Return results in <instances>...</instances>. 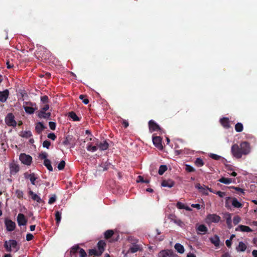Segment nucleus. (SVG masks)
Masks as SVG:
<instances>
[{
	"label": "nucleus",
	"instance_id": "60",
	"mask_svg": "<svg viewBox=\"0 0 257 257\" xmlns=\"http://www.w3.org/2000/svg\"><path fill=\"white\" fill-rule=\"evenodd\" d=\"M48 138L51 139L53 141H55L56 139V136L54 133H51L48 135Z\"/></svg>",
	"mask_w": 257,
	"mask_h": 257
},
{
	"label": "nucleus",
	"instance_id": "64",
	"mask_svg": "<svg viewBox=\"0 0 257 257\" xmlns=\"http://www.w3.org/2000/svg\"><path fill=\"white\" fill-rule=\"evenodd\" d=\"M32 175H33V173L29 174L27 172L24 174V177H25V179H30L31 177H32Z\"/></svg>",
	"mask_w": 257,
	"mask_h": 257
},
{
	"label": "nucleus",
	"instance_id": "28",
	"mask_svg": "<svg viewBox=\"0 0 257 257\" xmlns=\"http://www.w3.org/2000/svg\"><path fill=\"white\" fill-rule=\"evenodd\" d=\"M73 137L71 136L68 135L66 137L65 140L63 142L62 144L64 146H68L70 145L71 143V141L72 140Z\"/></svg>",
	"mask_w": 257,
	"mask_h": 257
},
{
	"label": "nucleus",
	"instance_id": "41",
	"mask_svg": "<svg viewBox=\"0 0 257 257\" xmlns=\"http://www.w3.org/2000/svg\"><path fill=\"white\" fill-rule=\"evenodd\" d=\"M208 190L209 192L218 195L220 197H223L225 195V193L224 192H221L220 191L214 192L211 188H208Z\"/></svg>",
	"mask_w": 257,
	"mask_h": 257
},
{
	"label": "nucleus",
	"instance_id": "62",
	"mask_svg": "<svg viewBox=\"0 0 257 257\" xmlns=\"http://www.w3.org/2000/svg\"><path fill=\"white\" fill-rule=\"evenodd\" d=\"M176 206L179 209L186 208L185 205L180 202H178L177 203Z\"/></svg>",
	"mask_w": 257,
	"mask_h": 257
},
{
	"label": "nucleus",
	"instance_id": "23",
	"mask_svg": "<svg viewBox=\"0 0 257 257\" xmlns=\"http://www.w3.org/2000/svg\"><path fill=\"white\" fill-rule=\"evenodd\" d=\"M220 123L221 125L226 128H228L230 127V123L229 120L227 117H223L221 118L220 120Z\"/></svg>",
	"mask_w": 257,
	"mask_h": 257
},
{
	"label": "nucleus",
	"instance_id": "50",
	"mask_svg": "<svg viewBox=\"0 0 257 257\" xmlns=\"http://www.w3.org/2000/svg\"><path fill=\"white\" fill-rule=\"evenodd\" d=\"M137 182H142L148 184L150 182V181L149 180H144V178L142 176H139Z\"/></svg>",
	"mask_w": 257,
	"mask_h": 257
},
{
	"label": "nucleus",
	"instance_id": "55",
	"mask_svg": "<svg viewBox=\"0 0 257 257\" xmlns=\"http://www.w3.org/2000/svg\"><path fill=\"white\" fill-rule=\"evenodd\" d=\"M37 178L35 176V174L33 173V175L32 177H31L30 179H29L31 182V183L35 185L36 184V180H37Z\"/></svg>",
	"mask_w": 257,
	"mask_h": 257
},
{
	"label": "nucleus",
	"instance_id": "15",
	"mask_svg": "<svg viewBox=\"0 0 257 257\" xmlns=\"http://www.w3.org/2000/svg\"><path fill=\"white\" fill-rule=\"evenodd\" d=\"M97 246L98 249V251H99V254L101 255L104 251L105 247L106 246V243L104 240H100L98 242Z\"/></svg>",
	"mask_w": 257,
	"mask_h": 257
},
{
	"label": "nucleus",
	"instance_id": "38",
	"mask_svg": "<svg viewBox=\"0 0 257 257\" xmlns=\"http://www.w3.org/2000/svg\"><path fill=\"white\" fill-rule=\"evenodd\" d=\"M61 212L59 211H56L55 219L56 221L57 224L58 225L59 224V223L61 221Z\"/></svg>",
	"mask_w": 257,
	"mask_h": 257
},
{
	"label": "nucleus",
	"instance_id": "13",
	"mask_svg": "<svg viewBox=\"0 0 257 257\" xmlns=\"http://www.w3.org/2000/svg\"><path fill=\"white\" fill-rule=\"evenodd\" d=\"M10 95V92L8 89H5L3 91H0V102H5L9 96Z\"/></svg>",
	"mask_w": 257,
	"mask_h": 257
},
{
	"label": "nucleus",
	"instance_id": "4",
	"mask_svg": "<svg viewBox=\"0 0 257 257\" xmlns=\"http://www.w3.org/2000/svg\"><path fill=\"white\" fill-rule=\"evenodd\" d=\"M6 123L10 126L16 127L17 122L15 120V116L12 113H8L5 118Z\"/></svg>",
	"mask_w": 257,
	"mask_h": 257
},
{
	"label": "nucleus",
	"instance_id": "19",
	"mask_svg": "<svg viewBox=\"0 0 257 257\" xmlns=\"http://www.w3.org/2000/svg\"><path fill=\"white\" fill-rule=\"evenodd\" d=\"M46 127L41 122H39L36 124L35 130L38 134H40Z\"/></svg>",
	"mask_w": 257,
	"mask_h": 257
},
{
	"label": "nucleus",
	"instance_id": "37",
	"mask_svg": "<svg viewBox=\"0 0 257 257\" xmlns=\"http://www.w3.org/2000/svg\"><path fill=\"white\" fill-rule=\"evenodd\" d=\"M97 149H98V147L96 145L94 146H92L91 144H89L87 145V150L88 151H90V152H95L96 151H97Z\"/></svg>",
	"mask_w": 257,
	"mask_h": 257
},
{
	"label": "nucleus",
	"instance_id": "1",
	"mask_svg": "<svg viewBox=\"0 0 257 257\" xmlns=\"http://www.w3.org/2000/svg\"><path fill=\"white\" fill-rule=\"evenodd\" d=\"M231 151L235 158L240 159L242 155H246L250 153V145L246 141L241 142L239 146L237 144H234L231 147Z\"/></svg>",
	"mask_w": 257,
	"mask_h": 257
},
{
	"label": "nucleus",
	"instance_id": "42",
	"mask_svg": "<svg viewBox=\"0 0 257 257\" xmlns=\"http://www.w3.org/2000/svg\"><path fill=\"white\" fill-rule=\"evenodd\" d=\"M226 223L227 224V227L228 228H231L232 227L231 225V217L230 214H228V216L226 218Z\"/></svg>",
	"mask_w": 257,
	"mask_h": 257
},
{
	"label": "nucleus",
	"instance_id": "58",
	"mask_svg": "<svg viewBox=\"0 0 257 257\" xmlns=\"http://www.w3.org/2000/svg\"><path fill=\"white\" fill-rule=\"evenodd\" d=\"M230 188H232V189H234V190H235L236 191L238 192H240L241 193H243L244 194V190L239 188V187H234V186H230L229 187Z\"/></svg>",
	"mask_w": 257,
	"mask_h": 257
},
{
	"label": "nucleus",
	"instance_id": "35",
	"mask_svg": "<svg viewBox=\"0 0 257 257\" xmlns=\"http://www.w3.org/2000/svg\"><path fill=\"white\" fill-rule=\"evenodd\" d=\"M140 245H139L138 244H135V245H133L132 246H131L129 250L132 253H135V252H137L139 250H140Z\"/></svg>",
	"mask_w": 257,
	"mask_h": 257
},
{
	"label": "nucleus",
	"instance_id": "59",
	"mask_svg": "<svg viewBox=\"0 0 257 257\" xmlns=\"http://www.w3.org/2000/svg\"><path fill=\"white\" fill-rule=\"evenodd\" d=\"M49 125L51 130H55L56 129V124L55 122L50 121L49 122Z\"/></svg>",
	"mask_w": 257,
	"mask_h": 257
},
{
	"label": "nucleus",
	"instance_id": "57",
	"mask_svg": "<svg viewBox=\"0 0 257 257\" xmlns=\"http://www.w3.org/2000/svg\"><path fill=\"white\" fill-rule=\"evenodd\" d=\"M56 200V196L55 195H53L52 197H51L48 201V203L50 204H53Z\"/></svg>",
	"mask_w": 257,
	"mask_h": 257
},
{
	"label": "nucleus",
	"instance_id": "21",
	"mask_svg": "<svg viewBox=\"0 0 257 257\" xmlns=\"http://www.w3.org/2000/svg\"><path fill=\"white\" fill-rule=\"evenodd\" d=\"M80 249L79 246L77 244L73 246L70 249V257L76 256V254L79 251Z\"/></svg>",
	"mask_w": 257,
	"mask_h": 257
},
{
	"label": "nucleus",
	"instance_id": "3",
	"mask_svg": "<svg viewBox=\"0 0 257 257\" xmlns=\"http://www.w3.org/2000/svg\"><path fill=\"white\" fill-rule=\"evenodd\" d=\"M4 247L6 250L9 252L12 251V248L16 249V251L19 249L17 241L13 239L10 240L9 241H6L4 243Z\"/></svg>",
	"mask_w": 257,
	"mask_h": 257
},
{
	"label": "nucleus",
	"instance_id": "40",
	"mask_svg": "<svg viewBox=\"0 0 257 257\" xmlns=\"http://www.w3.org/2000/svg\"><path fill=\"white\" fill-rule=\"evenodd\" d=\"M24 109L25 111L29 114H33L35 111V109L30 106H25Z\"/></svg>",
	"mask_w": 257,
	"mask_h": 257
},
{
	"label": "nucleus",
	"instance_id": "8",
	"mask_svg": "<svg viewBox=\"0 0 257 257\" xmlns=\"http://www.w3.org/2000/svg\"><path fill=\"white\" fill-rule=\"evenodd\" d=\"M5 224L7 230L9 231H12L14 230L16 228L15 222L8 218L5 219Z\"/></svg>",
	"mask_w": 257,
	"mask_h": 257
},
{
	"label": "nucleus",
	"instance_id": "10",
	"mask_svg": "<svg viewBox=\"0 0 257 257\" xmlns=\"http://www.w3.org/2000/svg\"><path fill=\"white\" fill-rule=\"evenodd\" d=\"M148 123L149 130L151 132L159 131L161 130L160 126L153 120H150Z\"/></svg>",
	"mask_w": 257,
	"mask_h": 257
},
{
	"label": "nucleus",
	"instance_id": "44",
	"mask_svg": "<svg viewBox=\"0 0 257 257\" xmlns=\"http://www.w3.org/2000/svg\"><path fill=\"white\" fill-rule=\"evenodd\" d=\"M172 221H174L175 223L180 225V224L182 223V221L177 218H176V217L175 215H170L169 217Z\"/></svg>",
	"mask_w": 257,
	"mask_h": 257
},
{
	"label": "nucleus",
	"instance_id": "6",
	"mask_svg": "<svg viewBox=\"0 0 257 257\" xmlns=\"http://www.w3.org/2000/svg\"><path fill=\"white\" fill-rule=\"evenodd\" d=\"M221 217L216 214H209L206 217V222L208 223H218L220 221Z\"/></svg>",
	"mask_w": 257,
	"mask_h": 257
},
{
	"label": "nucleus",
	"instance_id": "14",
	"mask_svg": "<svg viewBox=\"0 0 257 257\" xmlns=\"http://www.w3.org/2000/svg\"><path fill=\"white\" fill-rule=\"evenodd\" d=\"M153 142L154 145L160 149H163L162 145V138L160 137H153Z\"/></svg>",
	"mask_w": 257,
	"mask_h": 257
},
{
	"label": "nucleus",
	"instance_id": "33",
	"mask_svg": "<svg viewBox=\"0 0 257 257\" xmlns=\"http://www.w3.org/2000/svg\"><path fill=\"white\" fill-rule=\"evenodd\" d=\"M88 255L89 256L91 255H95L97 256H99L101 255V254H99V251L97 250L96 249H90L88 251Z\"/></svg>",
	"mask_w": 257,
	"mask_h": 257
},
{
	"label": "nucleus",
	"instance_id": "22",
	"mask_svg": "<svg viewBox=\"0 0 257 257\" xmlns=\"http://www.w3.org/2000/svg\"><path fill=\"white\" fill-rule=\"evenodd\" d=\"M29 195L31 196V198L35 201H36L38 203H40L42 201V199L40 197L34 193L32 190H30L28 192Z\"/></svg>",
	"mask_w": 257,
	"mask_h": 257
},
{
	"label": "nucleus",
	"instance_id": "56",
	"mask_svg": "<svg viewBox=\"0 0 257 257\" xmlns=\"http://www.w3.org/2000/svg\"><path fill=\"white\" fill-rule=\"evenodd\" d=\"M48 157V154L46 152H42L40 155H39V158L41 159V160H45L46 159H47V158Z\"/></svg>",
	"mask_w": 257,
	"mask_h": 257
},
{
	"label": "nucleus",
	"instance_id": "45",
	"mask_svg": "<svg viewBox=\"0 0 257 257\" xmlns=\"http://www.w3.org/2000/svg\"><path fill=\"white\" fill-rule=\"evenodd\" d=\"M15 194L19 199L23 198L24 193L22 191L19 189H17L16 190Z\"/></svg>",
	"mask_w": 257,
	"mask_h": 257
},
{
	"label": "nucleus",
	"instance_id": "11",
	"mask_svg": "<svg viewBox=\"0 0 257 257\" xmlns=\"http://www.w3.org/2000/svg\"><path fill=\"white\" fill-rule=\"evenodd\" d=\"M196 229L198 234H205L208 231L207 227L204 224L196 225Z\"/></svg>",
	"mask_w": 257,
	"mask_h": 257
},
{
	"label": "nucleus",
	"instance_id": "16",
	"mask_svg": "<svg viewBox=\"0 0 257 257\" xmlns=\"http://www.w3.org/2000/svg\"><path fill=\"white\" fill-rule=\"evenodd\" d=\"M96 145L101 151L106 150L109 147V145L106 141H104L100 143H99L98 141H97Z\"/></svg>",
	"mask_w": 257,
	"mask_h": 257
},
{
	"label": "nucleus",
	"instance_id": "47",
	"mask_svg": "<svg viewBox=\"0 0 257 257\" xmlns=\"http://www.w3.org/2000/svg\"><path fill=\"white\" fill-rule=\"evenodd\" d=\"M185 170L187 172H193L195 171V169L191 165L188 164L185 165Z\"/></svg>",
	"mask_w": 257,
	"mask_h": 257
},
{
	"label": "nucleus",
	"instance_id": "27",
	"mask_svg": "<svg viewBox=\"0 0 257 257\" xmlns=\"http://www.w3.org/2000/svg\"><path fill=\"white\" fill-rule=\"evenodd\" d=\"M175 249L178 252L180 253H183L184 252V246L181 244L180 243H177L174 246Z\"/></svg>",
	"mask_w": 257,
	"mask_h": 257
},
{
	"label": "nucleus",
	"instance_id": "52",
	"mask_svg": "<svg viewBox=\"0 0 257 257\" xmlns=\"http://www.w3.org/2000/svg\"><path fill=\"white\" fill-rule=\"evenodd\" d=\"M79 253L80 257H86L87 256V253L85 250L83 248H81L80 247L79 250Z\"/></svg>",
	"mask_w": 257,
	"mask_h": 257
},
{
	"label": "nucleus",
	"instance_id": "46",
	"mask_svg": "<svg viewBox=\"0 0 257 257\" xmlns=\"http://www.w3.org/2000/svg\"><path fill=\"white\" fill-rule=\"evenodd\" d=\"M79 98L82 100V102L85 104H87L89 102V99L87 98V96L86 95H80L79 96Z\"/></svg>",
	"mask_w": 257,
	"mask_h": 257
},
{
	"label": "nucleus",
	"instance_id": "54",
	"mask_svg": "<svg viewBox=\"0 0 257 257\" xmlns=\"http://www.w3.org/2000/svg\"><path fill=\"white\" fill-rule=\"evenodd\" d=\"M51 145V142L48 140H45L43 143V147L49 149Z\"/></svg>",
	"mask_w": 257,
	"mask_h": 257
},
{
	"label": "nucleus",
	"instance_id": "39",
	"mask_svg": "<svg viewBox=\"0 0 257 257\" xmlns=\"http://www.w3.org/2000/svg\"><path fill=\"white\" fill-rule=\"evenodd\" d=\"M21 136L23 138H29L32 136V134L31 131H24L22 132V134L21 135Z\"/></svg>",
	"mask_w": 257,
	"mask_h": 257
},
{
	"label": "nucleus",
	"instance_id": "29",
	"mask_svg": "<svg viewBox=\"0 0 257 257\" xmlns=\"http://www.w3.org/2000/svg\"><path fill=\"white\" fill-rule=\"evenodd\" d=\"M44 165H45V166H46V167L49 171H53V167L51 165V162L50 160L46 159L45 160H44Z\"/></svg>",
	"mask_w": 257,
	"mask_h": 257
},
{
	"label": "nucleus",
	"instance_id": "30",
	"mask_svg": "<svg viewBox=\"0 0 257 257\" xmlns=\"http://www.w3.org/2000/svg\"><path fill=\"white\" fill-rule=\"evenodd\" d=\"M218 181L225 184H229L231 183L232 179L231 178L222 177L218 180Z\"/></svg>",
	"mask_w": 257,
	"mask_h": 257
},
{
	"label": "nucleus",
	"instance_id": "48",
	"mask_svg": "<svg viewBox=\"0 0 257 257\" xmlns=\"http://www.w3.org/2000/svg\"><path fill=\"white\" fill-rule=\"evenodd\" d=\"M41 101L44 104H48L49 98L47 95H44L41 97Z\"/></svg>",
	"mask_w": 257,
	"mask_h": 257
},
{
	"label": "nucleus",
	"instance_id": "25",
	"mask_svg": "<svg viewBox=\"0 0 257 257\" xmlns=\"http://www.w3.org/2000/svg\"><path fill=\"white\" fill-rule=\"evenodd\" d=\"M246 244L242 241H240L238 243V246L236 247V249L238 251H244L246 249Z\"/></svg>",
	"mask_w": 257,
	"mask_h": 257
},
{
	"label": "nucleus",
	"instance_id": "51",
	"mask_svg": "<svg viewBox=\"0 0 257 257\" xmlns=\"http://www.w3.org/2000/svg\"><path fill=\"white\" fill-rule=\"evenodd\" d=\"M209 157L215 160H219L221 158V156L215 154H210Z\"/></svg>",
	"mask_w": 257,
	"mask_h": 257
},
{
	"label": "nucleus",
	"instance_id": "9",
	"mask_svg": "<svg viewBox=\"0 0 257 257\" xmlns=\"http://www.w3.org/2000/svg\"><path fill=\"white\" fill-rule=\"evenodd\" d=\"M159 255L160 257H177V255L173 251L169 249L161 250L159 253Z\"/></svg>",
	"mask_w": 257,
	"mask_h": 257
},
{
	"label": "nucleus",
	"instance_id": "24",
	"mask_svg": "<svg viewBox=\"0 0 257 257\" xmlns=\"http://www.w3.org/2000/svg\"><path fill=\"white\" fill-rule=\"evenodd\" d=\"M210 240L215 246H219L220 243V239L217 235L215 234L213 237L210 238Z\"/></svg>",
	"mask_w": 257,
	"mask_h": 257
},
{
	"label": "nucleus",
	"instance_id": "20",
	"mask_svg": "<svg viewBox=\"0 0 257 257\" xmlns=\"http://www.w3.org/2000/svg\"><path fill=\"white\" fill-rule=\"evenodd\" d=\"M235 230H240L242 232H251L252 231L249 227L243 225H239L237 228H235Z\"/></svg>",
	"mask_w": 257,
	"mask_h": 257
},
{
	"label": "nucleus",
	"instance_id": "12",
	"mask_svg": "<svg viewBox=\"0 0 257 257\" xmlns=\"http://www.w3.org/2000/svg\"><path fill=\"white\" fill-rule=\"evenodd\" d=\"M17 222L19 226L25 225L27 222V219L22 213H19L17 216Z\"/></svg>",
	"mask_w": 257,
	"mask_h": 257
},
{
	"label": "nucleus",
	"instance_id": "34",
	"mask_svg": "<svg viewBox=\"0 0 257 257\" xmlns=\"http://www.w3.org/2000/svg\"><path fill=\"white\" fill-rule=\"evenodd\" d=\"M195 165L198 167H200L204 165V163L203 162L202 159L200 158H197L194 162Z\"/></svg>",
	"mask_w": 257,
	"mask_h": 257
},
{
	"label": "nucleus",
	"instance_id": "31",
	"mask_svg": "<svg viewBox=\"0 0 257 257\" xmlns=\"http://www.w3.org/2000/svg\"><path fill=\"white\" fill-rule=\"evenodd\" d=\"M69 116L73 119V121H79L80 118L73 112L71 111L69 113Z\"/></svg>",
	"mask_w": 257,
	"mask_h": 257
},
{
	"label": "nucleus",
	"instance_id": "43",
	"mask_svg": "<svg viewBox=\"0 0 257 257\" xmlns=\"http://www.w3.org/2000/svg\"><path fill=\"white\" fill-rule=\"evenodd\" d=\"M167 169V168L166 165H161L158 171L159 174L160 175H163Z\"/></svg>",
	"mask_w": 257,
	"mask_h": 257
},
{
	"label": "nucleus",
	"instance_id": "61",
	"mask_svg": "<svg viewBox=\"0 0 257 257\" xmlns=\"http://www.w3.org/2000/svg\"><path fill=\"white\" fill-rule=\"evenodd\" d=\"M44 106L41 108V110L39 112H46L49 108V104H44Z\"/></svg>",
	"mask_w": 257,
	"mask_h": 257
},
{
	"label": "nucleus",
	"instance_id": "36",
	"mask_svg": "<svg viewBox=\"0 0 257 257\" xmlns=\"http://www.w3.org/2000/svg\"><path fill=\"white\" fill-rule=\"evenodd\" d=\"M114 234V232L112 230H106L104 233V237L106 239L110 238Z\"/></svg>",
	"mask_w": 257,
	"mask_h": 257
},
{
	"label": "nucleus",
	"instance_id": "32",
	"mask_svg": "<svg viewBox=\"0 0 257 257\" xmlns=\"http://www.w3.org/2000/svg\"><path fill=\"white\" fill-rule=\"evenodd\" d=\"M243 124L240 122H237L235 125V130L236 132L240 133L243 131Z\"/></svg>",
	"mask_w": 257,
	"mask_h": 257
},
{
	"label": "nucleus",
	"instance_id": "2",
	"mask_svg": "<svg viewBox=\"0 0 257 257\" xmlns=\"http://www.w3.org/2000/svg\"><path fill=\"white\" fill-rule=\"evenodd\" d=\"M230 201L231 203V205L234 208H240L242 207V204L239 202L236 198L226 197L225 198V207L227 208H230V206L229 205Z\"/></svg>",
	"mask_w": 257,
	"mask_h": 257
},
{
	"label": "nucleus",
	"instance_id": "53",
	"mask_svg": "<svg viewBox=\"0 0 257 257\" xmlns=\"http://www.w3.org/2000/svg\"><path fill=\"white\" fill-rule=\"evenodd\" d=\"M240 221V217L238 216H235L233 218V222L234 225L237 224Z\"/></svg>",
	"mask_w": 257,
	"mask_h": 257
},
{
	"label": "nucleus",
	"instance_id": "18",
	"mask_svg": "<svg viewBox=\"0 0 257 257\" xmlns=\"http://www.w3.org/2000/svg\"><path fill=\"white\" fill-rule=\"evenodd\" d=\"M175 183L171 179L163 180L161 185L163 187L171 188L174 186Z\"/></svg>",
	"mask_w": 257,
	"mask_h": 257
},
{
	"label": "nucleus",
	"instance_id": "49",
	"mask_svg": "<svg viewBox=\"0 0 257 257\" xmlns=\"http://www.w3.org/2000/svg\"><path fill=\"white\" fill-rule=\"evenodd\" d=\"M65 162L63 160L61 161L58 165V169L59 170H62L64 169L65 166Z\"/></svg>",
	"mask_w": 257,
	"mask_h": 257
},
{
	"label": "nucleus",
	"instance_id": "63",
	"mask_svg": "<svg viewBox=\"0 0 257 257\" xmlns=\"http://www.w3.org/2000/svg\"><path fill=\"white\" fill-rule=\"evenodd\" d=\"M34 238V236L31 233H28L26 235V240L27 241H30L32 240Z\"/></svg>",
	"mask_w": 257,
	"mask_h": 257
},
{
	"label": "nucleus",
	"instance_id": "26",
	"mask_svg": "<svg viewBox=\"0 0 257 257\" xmlns=\"http://www.w3.org/2000/svg\"><path fill=\"white\" fill-rule=\"evenodd\" d=\"M51 115V112H39L38 116L40 118H50V116Z\"/></svg>",
	"mask_w": 257,
	"mask_h": 257
},
{
	"label": "nucleus",
	"instance_id": "5",
	"mask_svg": "<svg viewBox=\"0 0 257 257\" xmlns=\"http://www.w3.org/2000/svg\"><path fill=\"white\" fill-rule=\"evenodd\" d=\"M20 160L23 164L29 166L32 163V157L29 155L22 153L20 156Z\"/></svg>",
	"mask_w": 257,
	"mask_h": 257
},
{
	"label": "nucleus",
	"instance_id": "7",
	"mask_svg": "<svg viewBox=\"0 0 257 257\" xmlns=\"http://www.w3.org/2000/svg\"><path fill=\"white\" fill-rule=\"evenodd\" d=\"M9 168L11 175H15L20 171L19 165L14 161L10 164Z\"/></svg>",
	"mask_w": 257,
	"mask_h": 257
},
{
	"label": "nucleus",
	"instance_id": "17",
	"mask_svg": "<svg viewBox=\"0 0 257 257\" xmlns=\"http://www.w3.org/2000/svg\"><path fill=\"white\" fill-rule=\"evenodd\" d=\"M195 187L199 190V191L202 194L207 195L208 194V191H209L208 187L206 186H201L200 184H197L196 185Z\"/></svg>",
	"mask_w": 257,
	"mask_h": 257
}]
</instances>
